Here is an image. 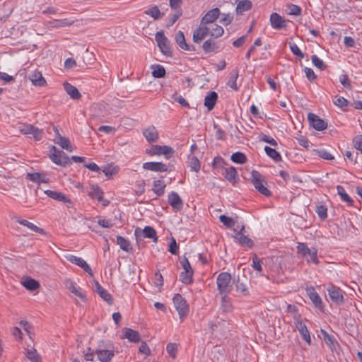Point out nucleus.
<instances>
[{"mask_svg": "<svg viewBox=\"0 0 362 362\" xmlns=\"http://www.w3.org/2000/svg\"><path fill=\"white\" fill-rule=\"evenodd\" d=\"M251 182L254 185L255 188L262 194L269 197L271 195V192L265 186L267 182L265 180V177L262 175L259 172L253 170L251 173Z\"/></svg>", "mask_w": 362, "mask_h": 362, "instance_id": "f257e3e1", "label": "nucleus"}, {"mask_svg": "<svg viewBox=\"0 0 362 362\" xmlns=\"http://www.w3.org/2000/svg\"><path fill=\"white\" fill-rule=\"evenodd\" d=\"M298 253L301 255L303 257H307V262L308 263L313 262L315 264H319V259L317 258V250L315 247L309 248L305 243H298L297 245Z\"/></svg>", "mask_w": 362, "mask_h": 362, "instance_id": "f03ea898", "label": "nucleus"}, {"mask_svg": "<svg viewBox=\"0 0 362 362\" xmlns=\"http://www.w3.org/2000/svg\"><path fill=\"white\" fill-rule=\"evenodd\" d=\"M231 279V275L228 272H221L218 274L216 284L220 294H228L230 292L232 288Z\"/></svg>", "mask_w": 362, "mask_h": 362, "instance_id": "7ed1b4c3", "label": "nucleus"}, {"mask_svg": "<svg viewBox=\"0 0 362 362\" xmlns=\"http://www.w3.org/2000/svg\"><path fill=\"white\" fill-rule=\"evenodd\" d=\"M21 134L27 135L28 138H33L35 141H40L42 139L44 132L32 124H23L19 127Z\"/></svg>", "mask_w": 362, "mask_h": 362, "instance_id": "20e7f679", "label": "nucleus"}, {"mask_svg": "<svg viewBox=\"0 0 362 362\" xmlns=\"http://www.w3.org/2000/svg\"><path fill=\"white\" fill-rule=\"evenodd\" d=\"M50 152V159L55 164L66 166L71 163L69 156L63 151L59 150L55 146H52Z\"/></svg>", "mask_w": 362, "mask_h": 362, "instance_id": "39448f33", "label": "nucleus"}, {"mask_svg": "<svg viewBox=\"0 0 362 362\" xmlns=\"http://www.w3.org/2000/svg\"><path fill=\"white\" fill-rule=\"evenodd\" d=\"M173 300L180 318L182 320L189 313V305L185 299L179 293L174 296Z\"/></svg>", "mask_w": 362, "mask_h": 362, "instance_id": "423d86ee", "label": "nucleus"}, {"mask_svg": "<svg viewBox=\"0 0 362 362\" xmlns=\"http://www.w3.org/2000/svg\"><path fill=\"white\" fill-rule=\"evenodd\" d=\"M155 38L161 52L165 55L171 56L173 51L170 45V41L165 36L163 31L158 32Z\"/></svg>", "mask_w": 362, "mask_h": 362, "instance_id": "0eeeda50", "label": "nucleus"}, {"mask_svg": "<svg viewBox=\"0 0 362 362\" xmlns=\"http://www.w3.org/2000/svg\"><path fill=\"white\" fill-rule=\"evenodd\" d=\"M143 168L154 172L171 171L172 165L161 162H146L143 164Z\"/></svg>", "mask_w": 362, "mask_h": 362, "instance_id": "6e6552de", "label": "nucleus"}, {"mask_svg": "<svg viewBox=\"0 0 362 362\" xmlns=\"http://www.w3.org/2000/svg\"><path fill=\"white\" fill-rule=\"evenodd\" d=\"M327 291L329 298L333 302H334L337 304H341L344 303V292L340 288L331 284L327 288Z\"/></svg>", "mask_w": 362, "mask_h": 362, "instance_id": "1a4fd4ad", "label": "nucleus"}, {"mask_svg": "<svg viewBox=\"0 0 362 362\" xmlns=\"http://www.w3.org/2000/svg\"><path fill=\"white\" fill-rule=\"evenodd\" d=\"M310 125L317 131H322L327 127V122L314 113L308 115Z\"/></svg>", "mask_w": 362, "mask_h": 362, "instance_id": "9d476101", "label": "nucleus"}, {"mask_svg": "<svg viewBox=\"0 0 362 362\" xmlns=\"http://www.w3.org/2000/svg\"><path fill=\"white\" fill-rule=\"evenodd\" d=\"M150 155H164L169 158L174 153L173 149L168 146H153L151 148L147 151Z\"/></svg>", "mask_w": 362, "mask_h": 362, "instance_id": "9b49d317", "label": "nucleus"}, {"mask_svg": "<svg viewBox=\"0 0 362 362\" xmlns=\"http://www.w3.org/2000/svg\"><path fill=\"white\" fill-rule=\"evenodd\" d=\"M52 129L56 134V137L54 139V143L59 145L63 149H65L69 152L73 151V148L69 139L60 135L57 128L55 126L52 127Z\"/></svg>", "mask_w": 362, "mask_h": 362, "instance_id": "f8f14e48", "label": "nucleus"}, {"mask_svg": "<svg viewBox=\"0 0 362 362\" xmlns=\"http://www.w3.org/2000/svg\"><path fill=\"white\" fill-rule=\"evenodd\" d=\"M95 354L97 355L98 359L101 362H110L115 356L112 349H106L101 346L95 349Z\"/></svg>", "mask_w": 362, "mask_h": 362, "instance_id": "ddd939ff", "label": "nucleus"}, {"mask_svg": "<svg viewBox=\"0 0 362 362\" xmlns=\"http://www.w3.org/2000/svg\"><path fill=\"white\" fill-rule=\"evenodd\" d=\"M209 34V28L200 23L199 26L194 30L193 41L195 43H200Z\"/></svg>", "mask_w": 362, "mask_h": 362, "instance_id": "4468645a", "label": "nucleus"}, {"mask_svg": "<svg viewBox=\"0 0 362 362\" xmlns=\"http://www.w3.org/2000/svg\"><path fill=\"white\" fill-rule=\"evenodd\" d=\"M294 319L296 320V321H295L296 327L298 330L302 338L306 342H308V344H310L311 339H310V332H309L306 325L303 322V321L300 319H299V317L297 318V317L295 316Z\"/></svg>", "mask_w": 362, "mask_h": 362, "instance_id": "2eb2a0df", "label": "nucleus"}, {"mask_svg": "<svg viewBox=\"0 0 362 362\" xmlns=\"http://www.w3.org/2000/svg\"><path fill=\"white\" fill-rule=\"evenodd\" d=\"M169 204L175 211H180L183 207V202L179 194L175 192H172L168 197Z\"/></svg>", "mask_w": 362, "mask_h": 362, "instance_id": "dca6fc26", "label": "nucleus"}, {"mask_svg": "<svg viewBox=\"0 0 362 362\" xmlns=\"http://www.w3.org/2000/svg\"><path fill=\"white\" fill-rule=\"evenodd\" d=\"M236 291L246 296L249 293L245 276L240 277L239 275L235 276L233 280Z\"/></svg>", "mask_w": 362, "mask_h": 362, "instance_id": "f3484780", "label": "nucleus"}, {"mask_svg": "<svg viewBox=\"0 0 362 362\" xmlns=\"http://www.w3.org/2000/svg\"><path fill=\"white\" fill-rule=\"evenodd\" d=\"M66 259L71 263L75 264L81 267L86 272H87L90 276H93L92 269L89 265L82 258L78 257L74 255H69Z\"/></svg>", "mask_w": 362, "mask_h": 362, "instance_id": "a211bd4d", "label": "nucleus"}, {"mask_svg": "<svg viewBox=\"0 0 362 362\" xmlns=\"http://www.w3.org/2000/svg\"><path fill=\"white\" fill-rule=\"evenodd\" d=\"M95 291L99 295V296L105 301H106L109 305L113 304V298L110 293L105 289L98 282L95 281Z\"/></svg>", "mask_w": 362, "mask_h": 362, "instance_id": "6ab92c4d", "label": "nucleus"}, {"mask_svg": "<svg viewBox=\"0 0 362 362\" xmlns=\"http://www.w3.org/2000/svg\"><path fill=\"white\" fill-rule=\"evenodd\" d=\"M220 10L215 8L209 11L201 19V24L206 25L214 23L219 16Z\"/></svg>", "mask_w": 362, "mask_h": 362, "instance_id": "aec40b11", "label": "nucleus"}, {"mask_svg": "<svg viewBox=\"0 0 362 362\" xmlns=\"http://www.w3.org/2000/svg\"><path fill=\"white\" fill-rule=\"evenodd\" d=\"M270 23L273 28L282 29L286 27V21L277 13H273L270 16Z\"/></svg>", "mask_w": 362, "mask_h": 362, "instance_id": "412c9836", "label": "nucleus"}, {"mask_svg": "<svg viewBox=\"0 0 362 362\" xmlns=\"http://www.w3.org/2000/svg\"><path fill=\"white\" fill-rule=\"evenodd\" d=\"M175 42L179 45V47L187 51H194L195 48L194 45H189L187 44L184 33L182 31H178L175 35Z\"/></svg>", "mask_w": 362, "mask_h": 362, "instance_id": "4be33fe9", "label": "nucleus"}, {"mask_svg": "<svg viewBox=\"0 0 362 362\" xmlns=\"http://www.w3.org/2000/svg\"><path fill=\"white\" fill-rule=\"evenodd\" d=\"M45 194H46L49 197L54 200L62 202L63 203H66L69 204H71L70 199L62 192L47 189L45 191Z\"/></svg>", "mask_w": 362, "mask_h": 362, "instance_id": "5701e85b", "label": "nucleus"}, {"mask_svg": "<svg viewBox=\"0 0 362 362\" xmlns=\"http://www.w3.org/2000/svg\"><path fill=\"white\" fill-rule=\"evenodd\" d=\"M233 237L242 245L247 246L249 248H251L254 245L253 240L245 235V234L242 232H235V234L233 235Z\"/></svg>", "mask_w": 362, "mask_h": 362, "instance_id": "b1692460", "label": "nucleus"}, {"mask_svg": "<svg viewBox=\"0 0 362 362\" xmlns=\"http://www.w3.org/2000/svg\"><path fill=\"white\" fill-rule=\"evenodd\" d=\"M143 134L146 140L150 143L156 142L158 139V131L153 126L148 127L144 129Z\"/></svg>", "mask_w": 362, "mask_h": 362, "instance_id": "393cba45", "label": "nucleus"}, {"mask_svg": "<svg viewBox=\"0 0 362 362\" xmlns=\"http://www.w3.org/2000/svg\"><path fill=\"white\" fill-rule=\"evenodd\" d=\"M223 175L228 182H230L233 185H235L239 180L237 170L234 167L226 168L225 172L223 173Z\"/></svg>", "mask_w": 362, "mask_h": 362, "instance_id": "a878e982", "label": "nucleus"}, {"mask_svg": "<svg viewBox=\"0 0 362 362\" xmlns=\"http://www.w3.org/2000/svg\"><path fill=\"white\" fill-rule=\"evenodd\" d=\"M64 88L66 93L74 100H79L81 98V95L76 87L70 84L69 83L65 82L64 83Z\"/></svg>", "mask_w": 362, "mask_h": 362, "instance_id": "bb28decb", "label": "nucleus"}, {"mask_svg": "<svg viewBox=\"0 0 362 362\" xmlns=\"http://www.w3.org/2000/svg\"><path fill=\"white\" fill-rule=\"evenodd\" d=\"M29 79L33 85L37 86H45L46 85V80L42 76V74L39 71H34L29 76Z\"/></svg>", "mask_w": 362, "mask_h": 362, "instance_id": "cd10ccee", "label": "nucleus"}, {"mask_svg": "<svg viewBox=\"0 0 362 362\" xmlns=\"http://www.w3.org/2000/svg\"><path fill=\"white\" fill-rule=\"evenodd\" d=\"M26 178L36 183H48L49 178L44 174L40 173H28Z\"/></svg>", "mask_w": 362, "mask_h": 362, "instance_id": "c85d7f7f", "label": "nucleus"}, {"mask_svg": "<svg viewBox=\"0 0 362 362\" xmlns=\"http://www.w3.org/2000/svg\"><path fill=\"white\" fill-rule=\"evenodd\" d=\"M202 48L204 51L206 53L216 52L219 48L218 45L214 40V37H211L206 40L202 45Z\"/></svg>", "mask_w": 362, "mask_h": 362, "instance_id": "c756f323", "label": "nucleus"}, {"mask_svg": "<svg viewBox=\"0 0 362 362\" xmlns=\"http://www.w3.org/2000/svg\"><path fill=\"white\" fill-rule=\"evenodd\" d=\"M218 94L215 91L210 92L204 98V105L209 110H211L217 101Z\"/></svg>", "mask_w": 362, "mask_h": 362, "instance_id": "7c9ffc66", "label": "nucleus"}, {"mask_svg": "<svg viewBox=\"0 0 362 362\" xmlns=\"http://www.w3.org/2000/svg\"><path fill=\"white\" fill-rule=\"evenodd\" d=\"M307 293L315 307L320 308L322 305V300L313 287L307 288Z\"/></svg>", "mask_w": 362, "mask_h": 362, "instance_id": "2f4dec72", "label": "nucleus"}, {"mask_svg": "<svg viewBox=\"0 0 362 362\" xmlns=\"http://www.w3.org/2000/svg\"><path fill=\"white\" fill-rule=\"evenodd\" d=\"M127 339L132 342H139L140 341V337L138 332L133 330L130 328L124 329V337Z\"/></svg>", "mask_w": 362, "mask_h": 362, "instance_id": "473e14b6", "label": "nucleus"}, {"mask_svg": "<svg viewBox=\"0 0 362 362\" xmlns=\"http://www.w3.org/2000/svg\"><path fill=\"white\" fill-rule=\"evenodd\" d=\"M88 196L93 199H96L98 202L103 200V192L97 185H93L90 186V190L88 192Z\"/></svg>", "mask_w": 362, "mask_h": 362, "instance_id": "72a5a7b5", "label": "nucleus"}, {"mask_svg": "<svg viewBox=\"0 0 362 362\" xmlns=\"http://www.w3.org/2000/svg\"><path fill=\"white\" fill-rule=\"evenodd\" d=\"M252 6V4L250 0L240 1L236 6V13L238 15L243 14L244 12L249 11Z\"/></svg>", "mask_w": 362, "mask_h": 362, "instance_id": "f704fd0d", "label": "nucleus"}, {"mask_svg": "<svg viewBox=\"0 0 362 362\" xmlns=\"http://www.w3.org/2000/svg\"><path fill=\"white\" fill-rule=\"evenodd\" d=\"M153 192L158 197L163 195L165 192V189L166 185L164 181L161 180H155L153 183Z\"/></svg>", "mask_w": 362, "mask_h": 362, "instance_id": "c9c22d12", "label": "nucleus"}, {"mask_svg": "<svg viewBox=\"0 0 362 362\" xmlns=\"http://www.w3.org/2000/svg\"><path fill=\"white\" fill-rule=\"evenodd\" d=\"M17 221L21 225H23L24 226L28 227L32 231H34V232H36V233H40V234H42V235H46V232L42 228H40L37 227V226H35L33 223H30V222H29L28 221H27L25 219L18 218L17 220Z\"/></svg>", "mask_w": 362, "mask_h": 362, "instance_id": "e433bc0d", "label": "nucleus"}, {"mask_svg": "<svg viewBox=\"0 0 362 362\" xmlns=\"http://www.w3.org/2000/svg\"><path fill=\"white\" fill-rule=\"evenodd\" d=\"M337 194L339 195L341 199L346 202L349 206H353L354 200L348 195L344 188L341 185H338L337 186Z\"/></svg>", "mask_w": 362, "mask_h": 362, "instance_id": "4c0bfd02", "label": "nucleus"}, {"mask_svg": "<svg viewBox=\"0 0 362 362\" xmlns=\"http://www.w3.org/2000/svg\"><path fill=\"white\" fill-rule=\"evenodd\" d=\"M142 233L144 238H148L153 239V241L156 243L158 241V236L156 234V230L151 226H146L143 230Z\"/></svg>", "mask_w": 362, "mask_h": 362, "instance_id": "58836bf2", "label": "nucleus"}, {"mask_svg": "<svg viewBox=\"0 0 362 362\" xmlns=\"http://www.w3.org/2000/svg\"><path fill=\"white\" fill-rule=\"evenodd\" d=\"M23 285L29 291H35L40 287L38 281L29 277L23 281Z\"/></svg>", "mask_w": 362, "mask_h": 362, "instance_id": "ea45409f", "label": "nucleus"}, {"mask_svg": "<svg viewBox=\"0 0 362 362\" xmlns=\"http://www.w3.org/2000/svg\"><path fill=\"white\" fill-rule=\"evenodd\" d=\"M151 69H153L152 76L154 78H160L165 76V69L163 66L160 64L152 65Z\"/></svg>", "mask_w": 362, "mask_h": 362, "instance_id": "a19ab883", "label": "nucleus"}, {"mask_svg": "<svg viewBox=\"0 0 362 362\" xmlns=\"http://www.w3.org/2000/svg\"><path fill=\"white\" fill-rule=\"evenodd\" d=\"M264 151L267 153V155L272 159H273L275 162H279L281 160V154L275 149L266 146L264 147Z\"/></svg>", "mask_w": 362, "mask_h": 362, "instance_id": "79ce46f5", "label": "nucleus"}, {"mask_svg": "<svg viewBox=\"0 0 362 362\" xmlns=\"http://www.w3.org/2000/svg\"><path fill=\"white\" fill-rule=\"evenodd\" d=\"M117 243L124 251L129 252L132 250L129 241L122 236H117Z\"/></svg>", "mask_w": 362, "mask_h": 362, "instance_id": "37998d69", "label": "nucleus"}, {"mask_svg": "<svg viewBox=\"0 0 362 362\" xmlns=\"http://www.w3.org/2000/svg\"><path fill=\"white\" fill-rule=\"evenodd\" d=\"M239 76V71L238 69H234L231 72V76L228 82V85L232 89L237 90L238 89L236 83V81Z\"/></svg>", "mask_w": 362, "mask_h": 362, "instance_id": "c03bdc74", "label": "nucleus"}, {"mask_svg": "<svg viewBox=\"0 0 362 362\" xmlns=\"http://www.w3.org/2000/svg\"><path fill=\"white\" fill-rule=\"evenodd\" d=\"M230 159L233 162L238 164H244L247 162L246 156L242 152H235L230 156Z\"/></svg>", "mask_w": 362, "mask_h": 362, "instance_id": "a18cd8bd", "label": "nucleus"}, {"mask_svg": "<svg viewBox=\"0 0 362 362\" xmlns=\"http://www.w3.org/2000/svg\"><path fill=\"white\" fill-rule=\"evenodd\" d=\"M144 13L151 16L154 20L159 19L163 15L157 6H153L148 10H146Z\"/></svg>", "mask_w": 362, "mask_h": 362, "instance_id": "49530a36", "label": "nucleus"}, {"mask_svg": "<svg viewBox=\"0 0 362 362\" xmlns=\"http://www.w3.org/2000/svg\"><path fill=\"white\" fill-rule=\"evenodd\" d=\"M69 290L76 296H77L78 298H80L81 300H86V296L82 293L80 288H77L74 283L70 282L69 286H68Z\"/></svg>", "mask_w": 362, "mask_h": 362, "instance_id": "de8ad7c7", "label": "nucleus"}, {"mask_svg": "<svg viewBox=\"0 0 362 362\" xmlns=\"http://www.w3.org/2000/svg\"><path fill=\"white\" fill-rule=\"evenodd\" d=\"M221 308L224 312H230L232 309V304L227 294H223L221 298Z\"/></svg>", "mask_w": 362, "mask_h": 362, "instance_id": "09e8293b", "label": "nucleus"}, {"mask_svg": "<svg viewBox=\"0 0 362 362\" xmlns=\"http://www.w3.org/2000/svg\"><path fill=\"white\" fill-rule=\"evenodd\" d=\"M311 60H312V63L316 68H317L320 70H325L326 69L327 65L317 55H315V54L312 55Z\"/></svg>", "mask_w": 362, "mask_h": 362, "instance_id": "8fccbe9b", "label": "nucleus"}, {"mask_svg": "<svg viewBox=\"0 0 362 362\" xmlns=\"http://www.w3.org/2000/svg\"><path fill=\"white\" fill-rule=\"evenodd\" d=\"M189 165L191 170L198 172L200 170V162L196 156L189 157Z\"/></svg>", "mask_w": 362, "mask_h": 362, "instance_id": "3c124183", "label": "nucleus"}, {"mask_svg": "<svg viewBox=\"0 0 362 362\" xmlns=\"http://www.w3.org/2000/svg\"><path fill=\"white\" fill-rule=\"evenodd\" d=\"M193 272L187 273L186 272H182L180 275V281L185 284H190L192 283Z\"/></svg>", "mask_w": 362, "mask_h": 362, "instance_id": "603ef678", "label": "nucleus"}, {"mask_svg": "<svg viewBox=\"0 0 362 362\" xmlns=\"http://www.w3.org/2000/svg\"><path fill=\"white\" fill-rule=\"evenodd\" d=\"M26 356L31 362H39L40 356L34 348L27 351Z\"/></svg>", "mask_w": 362, "mask_h": 362, "instance_id": "864d4df0", "label": "nucleus"}, {"mask_svg": "<svg viewBox=\"0 0 362 362\" xmlns=\"http://www.w3.org/2000/svg\"><path fill=\"white\" fill-rule=\"evenodd\" d=\"M220 221L227 228H231L235 225V221L226 215H221L219 216Z\"/></svg>", "mask_w": 362, "mask_h": 362, "instance_id": "5fc2aeb1", "label": "nucleus"}, {"mask_svg": "<svg viewBox=\"0 0 362 362\" xmlns=\"http://www.w3.org/2000/svg\"><path fill=\"white\" fill-rule=\"evenodd\" d=\"M315 211L322 220L327 217V209L324 205L317 206Z\"/></svg>", "mask_w": 362, "mask_h": 362, "instance_id": "6e6d98bb", "label": "nucleus"}, {"mask_svg": "<svg viewBox=\"0 0 362 362\" xmlns=\"http://www.w3.org/2000/svg\"><path fill=\"white\" fill-rule=\"evenodd\" d=\"M289 47H290L291 51L292 52V53L294 55H296L301 59L304 57V54L301 52V50L299 49V47H298V45L296 43L289 42Z\"/></svg>", "mask_w": 362, "mask_h": 362, "instance_id": "4d7b16f0", "label": "nucleus"}, {"mask_svg": "<svg viewBox=\"0 0 362 362\" xmlns=\"http://www.w3.org/2000/svg\"><path fill=\"white\" fill-rule=\"evenodd\" d=\"M166 351L172 358H175L176 353L177 351V344L174 343H169L166 346Z\"/></svg>", "mask_w": 362, "mask_h": 362, "instance_id": "13d9d810", "label": "nucleus"}, {"mask_svg": "<svg viewBox=\"0 0 362 362\" xmlns=\"http://www.w3.org/2000/svg\"><path fill=\"white\" fill-rule=\"evenodd\" d=\"M223 33V28L221 26L216 25V27L212 29L211 32L210 33V35L214 38H218L221 37Z\"/></svg>", "mask_w": 362, "mask_h": 362, "instance_id": "bf43d9fd", "label": "nucleus"}, {"mask_svg": "<svg viewBox=\"0 0 362 362\" xmlns=\"http://www.w3.org/2000/svg\"><path fill=\"white\" fill-rule=\"evenodd\" d=\"M289 9L288 14L293 16H300L301 14V8L295 4H290L288 6Z\"/></svg>", "mask_w": 362, "mask_h": 362, "instance_id": "052dcab7", "label": "nucleus"}, {"mask_svg": "<svg viewBox=\"0 0 362 362\" xmlns=\"http://www.w3.org/2000/svg\"><path fill=\"white\" fill-rule=\"evenodd\" d=\"M316 151V154L325 159V160H332L334 159V157L329 153L327 152L326 150H324V149H320V150H317L315 151Z\"/></svg>", "mask_w": 362, "mask_h": 362, "instance_id": "680f3d73", "label": "nucleus"}, {"mask_svg": "<svg viewBox=\"0 0 362 362\" xmlns=\"http://www.w3.org/2000/svg\"><path fill=\"white\" fill-rule=\"evenodd\" d=\"M172 98L175 102L180 103L182 107H189L188 102L182 96L175 94Z\"/></svg>", "mask_w": 362, "mask_h": 362, "instance_id": "e2e57ef3", "label": "nucleus"}, {"mask_svg": "<svg viewBox=\"0 0 362 362\" xmlns=\"http://www.w3.org/2000/svg\"><path fill=\"white\" fill-rule=\"evenodd\" d=\"M168 250L173 255L178 254V245H177L176 240L174 238H171Z\"/></svg>", "mask_w": 362, "mask_h": 362, "instance_id": "0e129e2a", "label": "nucleus"}, {"mask_svg": "<svg viewBox=\"0 0 362 362\" xmlns=\"http://www.w3.org/2000/svg\"><path fill=\"white\" fill-rule=\"evenodd\" d=\"M252 267L258 272H261L262 270V261L257 257L256 255H255L252 258Z\"/></svg>", "mask_w": 362, "mask_h": 362, "instance_id": "69168bd1", "label": "nucleus"}, {"mask_svg": "<svg viewBox=\"0 0 362 362\" xmlns=\"http://www.w3.org/2000/svg\"><path fill=\"white\" fill-rule=\"evenodd\" d=\"M354 147L362 153V135L356 136L354 140Z\"/></svg>", "mask_w": 362, "mask_h": 362, "instance_id": "338daca9", "label": "nucleus"}, {"mask_svg": "<svg viewBox=\"0 0 362 362\" xmlns=\"http://www.w3.org/2000/svg\"><path fill=\"white\" fill-rule=\"evenodd\" d=\"M304 71H305L307 78L310 81H313L317 78V76L315 75V74L314 73V71L312 69L305 67L304 69Z\"/></svg>", "mask_w": 362, "mask_h": 362, "instance_id": "774afa93", "label": "nucleus"}]
</instances>
